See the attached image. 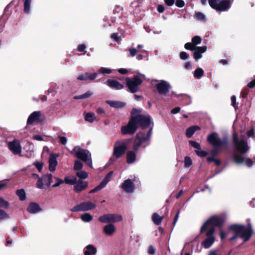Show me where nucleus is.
Returning a JSON list of instances; mask_svg holds the SVG:
<instances>
[{
	"label": "nucleus",
	"mask_w": 255,
	"mask_h": 255,
	"mask_svg": "<svg viewBox=\"0 0 255 255\" xmlns=\"http://www.w3.org/2000/svg\"><path fill=\"white\" fill-rule=\"evenodd\" d=\"M9 218V215L3 210L0 209V222Z\"/></svg>",
	"instance_id": "49530a36"
},
{
	"label": "nucleus",
	"mask_w": 255,
	"mask_h": 255,
	"mask_svg": "<svg viewBox=\"0 0 255 255\" xmlns=\"http://www.w3.org/2000/svg\"><path fill=\"white\" fill-rule=\"evenodd\" d=\"M233 159L234 162L237 164H243L245 161V158L243 155L237 153L234 154L233 155Z\"/></svg>",
	"instance_id": "c756f323"
},
{
	"label": "nucleus",
	"mask_w": 255,
	"mask_h": 255,
	"mask_svg": "<svg viewBox=\"0 0 255 255\" xmlns=\"http://www.w3.org/2000/svg\"><path fill=\"white\" fill-rule=\"evenodd\" d=\"M33 139L38 140V141H42L43 140V138L40 135L35 134L33 136Z\"/></svg>",
	"instance_id": "338daca9"
},
{
	"label": "nucleus",
	"mask_w": 255,
	"mask_h": 255,
	"mask_svg": "<svg viewBox=\"0 0 255 255\" xmlns=\"http://www.w3.org/2000/svg\"><path fill=\"white\" fill-rule=\"evenodd\" d=\"M96 207V204L91 202H84L75 206L71 209V211L73 212H85L95 209Z\"/></svg>",
	"instance_id": "ddd939ff"
},
{
	"label": "nucleus",
	"mask_w": 255,
	"mask_h": 255,
	"mask_svg": "<svg viewBox=\"0 0 255 255\" xmlns=\"http://www.w3.org/2000/svg\"><path fill=\"white\" fill-rule=\"evenodd\" d=\"M104 187H105V186L103 184H102L101 183H100V184L99 185L96 186L93 189L90 190L89 191V193L91 194V193H94L98 192L100 190H101L102 189L104 188Z\"/></svg>",
	"instance_id": "09e8293b"
},
{
	"label": "nucleus",
	"mask_w": 255,
	"mask_h": 255,
	"mask_svg": "<svg viewBox=\"0 0 255 255\" xmlns=\"http://www.w3.org/2000/svg\"><path fill=\"white\" fill-rule=\"evenodd\" d=\"M156 249L154 246H150L148 248V253L150 255H153L155 253Z\"/></svg>",
	"instance_id": "052dcab7"
},
{
	"label": "nucleus",
	"mask_w": 255,
	"mask_h": 255,
	"mask_svg": "<svg viewBox=\"0 0 255 255\" xmlns=\"http://www.w3.org/2000/svg\"><path fill=\"white\" fill-rule=\"evenodd\" d=\"M189 144L192 147L196 149V150H198L201 148L200 144L196 141L190 140L189 141Z\"/></svg>",
	"instance_id": "603ef678"
},
{
	"label": "nucleus",
	"mask_w": 255,
	"mask_h": 255,
	"mask_svg": "<svg viewBox=\"0 0 255 255\" xmlns=\"http://www.w3.org/2000/svg\"><path fill=\"white\" fill-rule=\"evenodd\" d=\"M246 163L249 167H251L254 164V161L251 158H248L246 159Z\"/></svg>",
	"instance_id": "e2e57ef3"
},
{
	"label": "nucleus",
	"mask_w": 255,
	"mask_h": 255,
	"mask_svg": "<svg viewBox=\"0 0 255 255\" xmlns=\"http://www.w3.org/2000/svg\"><path fill=\"white\" fill-rule=\"evenodd\" d=\"M195 151L197 155L200 157H205L207 155V152L206 151L202 150L201 148L198 150H195Z\"/></svg>",
	"instance_id": "3c124183"
},
{
	"label": "nucleus",
	"mask_w": 255,
	"mask_h": 255,
	"mask_svg": "<svg viewBox=\"0 0 255 255\" xmlns=\"http://www.w3.org/2000/svg\"><path fill=\"white\" fill-rule=\"evenodd\" d=\"M207 50V47L206 46H198L196 48L193 53L194 58L195 60L197 61L202 58V54L204 53Z\"/></svg>",
	"instance_id": "4be33fe9"
},
{
	"label": "nucleus",
	"mask_w": 255,
	"mask_h": 255,
	"mask_svg": "<svg viewBox=\"0 0 255 255\" xmlns=\"http://www.w3.org/2000/svg\"><path fill=\"white\" fill-rule=\"evenodd\" d=\"M142 82V80L138 76H135L132 78H126L127 86L129 91L132 93H135L138 91V86Z\"/></svg>",
	"instance_id": "1a4fd4ad"
},
{
	"label": "nucleus",
	"mask_w": 255,
	"mask_h": 255,
	"mask_svg": "<svg viewBox=\"0 0 255 255\" xmlns=\"http://www.w3.org/2000/svg\"><path fill=\"white\" fill-rule=\"evenodd\" d=\"M224 220L220 216L215 215L210 217L202 226L200 233L206 231L207 238L202 243L205 249L209 248L214 243L215 238L213 236L215 232V227H221L224 223Z\"/></svg>",
	"instance_id": "f257e3e1"
},
{
	"label": "nucleus",
	"mask_w": 255,
	"mask_h": 255,
	"mask_svg": "<svg viewBox=\"0 0 255 255\" xmlns=\"http://www.w3.org/2000/svg\"><path fill=\"white\" fill-rule=\"evenodd\" d=\"M32 0H24L23 11L28 14L30 12Z\"/></svg>",
	"instance_id": "7c9ffc66"
},
{
	"label": "nucleus",
	"mask_w": 255,
	"mask_h": 255,
	"mask_svg": "<svg viewBox=\"0 0 255 255\" xmlns=\"http://www.w3.org/2000/svg\"><path fill=\"white\" fill-rule=\"evenodd\" d=\"M71 153L82 160L91 168H93L91 153L88 150L82 149L79 146H76L71 151Z\"/></svg>",
	"instance_id": "423d86ee"
},
{
	"label": "nucleus",
	"mask_w": 255,
	"mask_h": 255,
	"mask_svg": "<svg viewBox=\"0 0 255 255\" xmlns=\"http://www.w3.org/2000/svg\"><path fill=\"white\" fill-rule=\"evenodd\" d=\"M196 17L200 21H204L205 20V16L201 12H198L196 13Z\"/></svg>",
	"instance_id": "5fc2aeb1"
},
{
	"label": "nucleus",
	"mask_w": 255,
	"mask_h": 255,
	"mask_svg": "<svg viewBox=\"0 0 255 255\" xmlns=\"http://www.w3.org/2000/svg\"><path fill=\"white\" fill-rule=\"evenodd\" d=\"M175 4L178 7H183L185 5V2L183 0H176Z\"/></svg>",
	"instance_id": "bf43d9fd"
},
{
	"label": "nucleus",
	"mask_w": 255,
	"mask_h": 255,
	"mask_svg": "<svg viewBox=\"0 0 255 255\" xmlns=\"http://www.w3.org/2000/svg\"><path fill=\"white\" fill-rule=\"evenodd\" d=\"M142 143L143 142H142L141 141L138 140V139H137V138L136 137L135 139H134L133 144V150L135 151L138 150V149L140 147V146Z\"/></svg>",
	"instance_id": "79ce46f5"
},
{
	"label": "nucleus",
	"mask_w": 255,
	"mask_h": 255,
	"mask_svg": "<svg viewBox=\"0 0 255 255\" xmlns=\"http://www.w3.org/2000/svg\"><path fill=\"white\" fill-rule=\"evenodd\" d=\"M130 56L134 57L137 54V50L135 48H129Z\"/></svg>",
	"instance_id": "680f3d73"
},
{
	"label": "nucleus",
	"mask_w": 255,
	"mask_h": 255,
	"mask_svg": "<svg viewBox=\"0 0 255 255\" xmlns=\"http://www.w3.org/2000/svg\"><path fill=\"white\" fill-rule=\"evenodd\" d=\"M98 76L97 73H88L85 72L82 73L77 78V79L79 81H93Z\"/></svg>",
	"instance_id": "6ab92c4d"
},
{
	"label": "nucleus",
	"mask_w": 255,
	"mask_h": 255,
	"mask_svg": "<svg viewBox=\"0 0 255 255\" xmlns=\"http://www.w3.org/2000/svg\"><path fill=\"white\" fill-rule=\"evenodd\" d=\"M113 174V171H110L108 174H107L102 181L101 182L102 184H103L105 187L106 185L110 181Z\"/></svg>",
	"instance_id": "c9c22d12"
},
{
	"label": "nucleus",
	"mask_w": 255,
	"mask_h": 255,
	"mask_svg": "<svg viewBox=\"0 0 255 255\" xmlns=\"http://www.w3.org/2000/svg\"><path fill=\"white\" fill-rule=\"evenodd\" d=\"M192 164V161L190 157L185 156L184 158V167L189 168Z\"/></svg>",
	"instance_id": "a18cd8bd"
},
{
	"label": "nucleus",
	"mask_w": 255,
	"mask_h": 255,
	"mask_svg": "<svg viewBox=\"0 0 255 255\" xmlns=\"http://www.w3.org/2000/svg\"><path fill=\"white\" fill-rule=\"evenodd\" d=\"M9 207L8 202L4 200L3 198L0 197V207L7 209Z\"/></svg>",
	"instance_id": "a19ab883"
},
{
	"label": "nucleus",
	"mask_w": 255,
	"mask_h": 255,
	"mask_svg": "<svg viewBox=\"0 0 255 255\" xmlns=\"http://www.w3.org/2000/svg\"><path fill=\"white\" fill-rule=\"evenodd\" d=\"M53 182V176L51 174H46L42 175L37 180L36 187L40 189H46Z\"/></svg>",
	"instance_id": "9d476101"
},
{
	"label": "nucleus",
	"mask_w": 255,
	"mask_h": 255,
	"mask_svg": "<svg viewBox=\"0 0 255 255\" xmlns=\"http://www.w3.org/2000/svg\"><path fill=\"white\" fill-rule=\"evenodd\" d=\"M86 46L85 44H83L80 45L78 47V50L79 52H83V54H85L86 51Z\"/></svg>",
	"instance_id": "6e6d98bb"
},
{
	"label": "nucleus",
	"mask_w": 255,
	"mask_h": 255,
	"mask_svg": "<svg viewBox=\"0 0 255 255\" xmlns=\"http://www.w3.org/2000/svg\"><path fill=\"white\" fill-rule=\"evenodd\" d=\"M58 156V154L51 153L49 158V169L50 171L53 172L55 170L56 167L57 165L58 162L56 158Z\"/></svg>",
	"instance_id": "aec40b11"
},
{
	"label": "nucleus",
	"mask_w": 255,
	"mask_h": 255,
	"mask_svg": "<svg viewBox=\"0 0 255 255\" xmlns=\"http://www.w3.org/2000/svg\"><path fill=\"white\" fill-rule=\"evenodd\" d=\"M76 176L81 179H84L88 177V175L87 172H86L84 171L81 170V171H78L76 173Z\"/></svg>",
	"instance_id": "c03bdc74"
},
{
	"label": "nucleus",
	"mask_w": 255,
	"mask_h": 255,
	"mask_svg": "<svg viewBox=\"0 0 255 255\" xmlns=\"http://www.w3.org/2000/svg\"><path fill=\"white\" fill-rule=\"evenodd\" d=\"M53 179H55L56 183L52 185V187H56L64 183L63 180L58 177L53 176Z\"/></svg>",
	"instance_id": "37998d69"
},
{
	"label": "nucleus",
	"mask_w": 255,
	"mask_h": 255,
	"mask_svg": "<svg viewBox=\"0 0 255 255\" xmlns=\"http://www.w3.org/2000/svg\"><path fill=\"white\" fill-rule=\"evenodd\" d=\"M33 165L36 167L39 172H41L43 166L42 162H35L33 163Z\"/></svg>",
	"instance_id": "864d4df0"
},
{
	"label": "nucleus",
	"mask_w": 255,
	"mask_h": 255,
	"mask_svg": "<svg viewBox=\"0 0 255 255\" xmlns=\"http://www.w3.org/2000/svg\"><path fill=\"white\" fill-rule=\"evenodd\" d=\"M115 71V70L111 69L106 67H101L99 69V72L103 74H111Z\"/></svg>",
	"instance_id": "ea45409f"
},
{
	"label": "nucleus",
	"mask_w": 255,
	"mask_h": 255,
	"mask_svg": "<svg viewBox=\"0 0 255 255\" xmlns=\"http://www.w3.org/2000/svg\"><path fill=\"white\" fill-rule=\"evenodd\" d=\"M158 83L156 84L155 88L158 93L160 95L167 96L172 86L170 84L165 80H156Z\"/></svg>",
	"instance_id": "9b49d317"
},
{
	"label": "nucleus",
	"mask_w": 255,
	"mask_h": 255,
	"mask_svg": "<svg viewBox=\"0 0 255 255\" xmlns=\"http://www.w3.org/2000/svg\"><path fill=\"white\" fill-rule=\"evenodd\" d=\"M9 12L7 8L6 7L4 9L3 14L0 17V21H4L7 19L9 16Z\"/></svg>",
	"instance_id": "de8ad7c7"
},
{
	"label": "nucleus",
	"mask_w": 255,
	"mask_h": 255,
	"mask_svg": "<svg viewBox=\"0 0 255 255\" xmlns=\"http://www.w3.org/2000/svg\"><path fill=\"white\" fill-rule=\"evenodd\" d=\"M137 125L144 129L148 127L153 128V124L151 122V117L148 114L137 115L136 116H132L128 125L122 128V132L124 134H133L137 129Z\"/></svg>",
	"instance_id": "f03ea898"
},
{
	"label": "nucleus",
	"mask_w": 255,
	"mask_h": 255,
	"mask_svg": "<svg viewBox=\"0 0 255 255\" xmlns=\"http://www.w3.org/2000/svg\"><path fill=\"white\" fill-rule=\"evenodd\" d=\"M207 140L214 147L211 151L214 156L217 155L223 147L228 144V139L227 137L221 139L216 132H213L209 134L207 137Z\"/></svg>",
	"instance_id": "7ed1b4c3"
},
{
	"label": "nucleus",
	"mask_w": 255,
	"mask_h": 255,
	"mask_svg": "<svg viewBox=\"0 0 255 255\" xmlns=\"http://www.w3.org/2000/svg\"><path fill=\"white\" fill-rule=\"evenodd\" d=\"M127 162L130 164H132L136 160V155L134 151L132 150L128 151L127 153Z\"/></svg>",
	"instance_id": "bb28decb"
},
{
	"label": "nucleus",
	"mask_w": 255,
	"mask_h": 255,
	"mask_svg": "<svg viewBox=\"0 0 255 255\" xmlns=\"http://www.w3.org/2000/svg\"><path fill=\"white\" fill-rule=\"evenodd\" d=\"M106 103L111 107L115 108H121L125 106L126 104L124 102L117 101L107 100Z\"/></svg>",
	"instance_id": "cd10ccee"
},
{
	"label": "nucleus",
	"mask_w": 255,
	"mask_h": 255,
	"mask_svg": "<svg viewBox=\"0 0 255 255\" xmlns=\"http://www.w3.org/2000/svg\"><path fill=\"white\" fill-rule=\"evenodd\" d=\"M210 6L217 11H227L231 6L230 0H208Z\"/></svg>",
	"instance_id": "6e6552de"
},
{
	"label": "nucleus",
	"mask_w": 255,
	"mask_h": 255,
	"mask_svg": "<svg viewBox=\"0 0 255 255\" xmlns=\"http://www.w3.org/2000/svg\"><path fill=\"white\" fill-rule=\"evenodd\" d=\"M121 187L125 192L128 193H132L134 190V183L130 179L125 180L121 184Z\"/></svg>",
	"instance_id": "a211bd4d"
},
{
	"label": "nucleus",
	"mask_w": 255,
	"mask_h": 255,
	"mask_svg": "<svg viewBox=\"0 0 255 255\" xmlns=\"http://www.w3.org/2000/svg\"><path fill=\"white\" fill-rule=\"evenodd\" d=\"M230 230L234 231L239 237L244 240V242L249 241L251 238L253 230L250 223L248 226L242 225H232L230 226Z\"/></svg>",
	"instance_id": "20e7f679"
},
{
	"label": "nucleus",
	"mask_w": 255,
	"mask_h": 255,
	"mask_svg": "<svg viewBox=\"0 0 255 255\" xmlns=\"http://www.w3.org/2000/svg\"><path fill=\"white\" fill-rule=\"evenodd\" d=\"M95 118V114L93 113H88L85 115V120L90 123H93Z\"/></svg>",
	"instance_id": "f704fd0d"
},
{
	"label": "nucleus",
	"mask_w": 255,
	"mask_h": 255,
	"mask_svg": "<svg viewBox=\"0 0 255 255\" xmlns=\"http://www.w3.org/2000/svg\"><path fill=\"white\" fill-rule=\"evenodd\" d=\"M27 210L30 213L35 214L41 211V209L38 204L35 203H31L29 205Z\"/></svg>",
	"instance_id": "a878e982"
},
{
	"label": "nucleus",
	"mask_w": 255,
	"mask_h": 255,
	"mask_svg": "<svg viewBox=\"0 0 255 255\" xmlns=\"http://www.w3.org/2000/svg\"><path fill=\"white\" fill-rule=\"evenodd\" d=\"M77 180L76 177H70L68 176L65 177L64 178V182H65L66 184L70 185H73L75 183V182Z\"/></svg>",
	"instance_id": "58836bf2"
},
{
	"label": "nucleus",
	"mask_w": 255,
	"mask_h": 255,
	"mask_svg": "<svg viewBox=\"0 0 255 255\" xmlns=\"http://www.w3.org/2000/svg\"><path fill=\"white\" fill-rule=\"evenodd\" d=\"M204 73V70L202 68H198L193 73L194 77L196 79H200L203 76Z\"/></svg>",
	"instance_id": "473e14b6"
},
{
	"label": "nucleus",
	"mask_w": 255,
	"mask_h": 255,
	"mask_svg": "<svg viewBox=\"0 0 255 255\" xmlns=\"http://www.w3.org/2000/svg\"><path fill=\"white\" fill-rule=\"evenodd\" d=\"M7 146L9 150L14 155H20L22 151V147L20 142L17 139H14L12 141L9 142Z\"/></svg>",
	"instance_id": "2eb2a0df"
},
{
	"label": "nucleus",
	"mask_w": 255,
	"mask_h": 255,
	"mask_svg": "<svg viewBox=\"0 0 255 255\" xmlns=\"http://www.w3.org/2000/svg\"><path fill=\"white\" fill-rule=\"evenodd\" d=\"M115 232V226L112 224H109L105 226L103 228V232L108 236H112Z\"/></svg>",
	"instance_id": "b1692460"
},
{
	"label": "nucleus",
	"mask_w": 255,
	"mask_h": 255,
	"mask_svg": "<svg viewBox=\"0 0 255 255\" xmlns=\"http://www.w3.org/2000/svg\"><path fill=\"white\" fill-rule=\"evenodd\" d=\"M106 84L109 87L115 90H121L124 88V85L116 80L108 79L106 81Z\"/></svg>",
	"instance_id": "5701e85b"
},
{
	"label": "nucleus",
	"mask_w": 255,
	"mask_h": 255,
	"mask_svg": "<svg viewBox=\"0 0 255 255\" xmlns=\"http://www.w3.org/2000/svg\"><path fill=\"white\" fill-rule=\"evenodd\" d=\"M127 144L128 141L125 139L119 140L115 142L113 155L109 161L110 163L115 162L125 154L127 149Z\"/></svg>",
	"instance_id": "39448f33"
},
{
	"label": "nucleus",
	"mask_w": 255,
	"mask_h": 255,
	"mask_svg": "<svg viewBox=\"0 0 255 255\" xmlns=\"http://www.w3.org/2000/svg\"><path fill=\"white\" fill-rule=\"evenodd\" d=\"M201 37L195 36L192 38V42L186 43L184 45V47L187 50L193 51L198 47L196 45L201 43Z\"/></svg>",
	"instance_id": "f3484780"
},
{
	"label": "nucleus",
	"mask_w": 255,
	"mask_h": 255,
	"mask_svg": "<svg viewBox=\"0 0 255 255\" xmlns=\"http://www.w3.org/2000/svg\"><path fill=\"white\" fill-rule=\"evenodd\" d=\"M111 38L114 41L118 42L121 41V37L117 33H113L111 36Z\"/></svg>",
	"instance_id": "4d7b16f0"
},
{
	"label": "nucleus",
	"mask_w": 255,
	"mask_h": 255,
	"mask_svg": "<svg viewBox=\"0 0 255 255\" xmlns=\"http://www.w3.org/2000/svg\"><path fill=\"white\" fill-rule=\"evenodd\" d=\"M200 129L198 126H193L188 128L186 131V136L188 138L192 137L196 131Z\"/></svg>",
	"instance_id": "c85d7f7f"
},
{
	"label": "nucleus",
	"mask_w": 255,
	"mask_h": 255,
	"mask_svg": "<svg viewBox=\"0 0 255 255\" xmlns=\"http://www.w3.org/2000/svg\"><path fill=\"white\" fill-rule=\"evenodd\" d=\"M59 142L63 145H65L67 143V140L65 136H59Z\"/></svg>",
	"instance_id": "0e129e2a"
},
{
	"label": "nucleus",
	"mask_w": 255,
	"mask_h": 255,
	"mask_svg": "<svg viewBox=\"0 0 255 255\" xmlns=\"http://www.w3.org/2000/svg\"><path fill=\"white\" fill-rule=\"evenodd\" d=\"M83 166V163L81 161L79 160L75 161L74 166L75 170H80L82 168Z\"/></svg>",
	"instance_id": "8fccbe9b"
},
{
	"label": "nucleus",
	"mask_w": 255,
	"mask_h": 255,
	"mask_svg": "<svg viewBox=\"0 0 255 255\" xmlns=\"http://www.w3.org/2000/svg\"><path fill=\"white\" fill-rule=\"evenodd\" d=\"M16 195L18 196L20 200L24 201L26 199V194L24 189H21L16 191Z\"/></svg>",
	"instance_id": "4c0bfd02"
},
{
	"label": "nucleus",
	"mask_w": 255,
	"mask_h": 255,
	"mask_svg": "<svg viewBox=\"0 0 255 255\" xmlns=\"http://www.w3.org/2000/svg\"><path fill=\"white\" fill-rule=\"evenodd\" d=\"M98 220L101 223H116L121 221L123 217L119 214H107L100 216Z\"/></svg>",
	"instance_id": "f8f14e48"
},
{
	"label": "nucleus",
	"mask_w": 255,
	"mask_h": 255,
	"mask_svg": "<svg viewBox=\"0 0 255 255\" xmlns=\"http://www.w3.org/2000/svg\"><path fill=\"white\" fill-rule=\"evenodd\" d=\"M88 182L81 180H76L74 184V190L76 192H80L88 187Z\"/></svg>",
	"instance_id": "412c9836"
},
{
	"label": "nucleus",
	"mask_w": 255,
	"mask_h": 255,
	"mask_svg": "<svg viewBox=\"0 0 255 255\" xmlns=\"http://www.w3.org/2000/svg\"><path fill=\"white\" fill-rule=\"evenodd\" d=\"M184 68L186 70H189L192 68V63L190 62H187L184 65Z\"/></svg>",
	"instance_id": "774afa93"
},
{
	"label": "nucleus",
	"mask_w": 255,
	"mask_h": 255,
	"mask_svg": "<svg viewBox=\"0 0 255 255\" xmlns=\"http://www.w3.org/2000/svg\"><path fill=\"white\" fill-rule=\"evenodd\" d=\"M44 116L41 111H34L28 117L27 124L32 125L34 123H40L44 120Z\"/></svg>",
	"instance_id": "4468645a"
},
{
	"label": "nucleus",
	"mask_w": 255,
	"mask_h": 255,
	"mask_svg": "<svg viewBox=\"0 0 255 255\" xmlns=\"http://www.w3.org/2000/svg\"><path fill=\"white\" fill-rule=\"evenodd\" d=\"M180 58L182 60H186L189 58V54L186 52H181L180 53Z\"/></svg>",
	"instance_id": "13d9d810"
},
{
	"label": "nucleus",
	"mask_w": 255,
	"mask_h": 255,
	"mask_svg": "<svg viewBox=\"0 0 255 255\" xmlns=\"http://www.w3.org/2000/svg\"><path fill=\"white\" fill-rule=\"evenodd\" d=\"M152 133V127H151L146 132L144 131L139 132L137 134L136 137L138 140L142 142H145L148 141L151 136Z\"/></svg>",
	"instance_id": "dca6fc26"
},
{
	"label": "nucleus",
	"mask_w": 255,
	"mask_h": 255,
	"mask_svg": "<svg viewBox=\"0 0 255 255\" xmlns=\"http://www.w3.org/2000/svg\"><path fill=\"white\" fill-rule=\"evenodd\" d=\"M162 219L163 218L157 213H154L152 215V221L156 225H160L162 222Z\"/></svg>",
	"instance_id": "72a5a7b5"
},
{
	"label": "nucleus",
	"mask_w": 255,
	"mask_h": 255,
	"mask_svg": "<svg viewBox=\"0 0 255 255\" xmlns=\"http://www.w3.org/2000/svg\"><path fill=\"white\" fill-rule=\"evenodd\" d=\"M231 104H232V106H233L235 109H236L237 104H236V97L235 96H232L231 97Z\"/></svg>",
	"instance_id": "69168bd1"
},
{
	"label": "nucleus",
	"mask_w": 255,
	"mask_h": 255,
	"mask_svg": "<svg viewBox=\"0 0 255 255\" xmlns=\"http://www.w3.org/2000/svg\"><path fill=\"white\" fill-rule=\"evenodd\" d=\"M233 141L236 150L241 154L247 152L250 149L244 136L239 138L236 132L233 134Z\"/></svg>",
	"instance_id": "0eeeda50"
},
{
	"label": "nucleus",
	"mask_w": 255,
	"mask_h": 255,
	"mask_svg": "<svg viewBox=\"0 0 255 255\" xmlns=\"http://www.w3.org/2000/svg\"><path fill=\"white\" fill-rule=\"evenodd\" d=\"M93 93L92 92H91V91H88L86 92L85 94H82L81 95L74 96V99L75 100L87 99L92 95H93Z\"/></svg>",
	"instance_id": "2f4dec72"
},
{
	"label": "nucleus",
	"mask_w": 255,
	"mask_h": 255,
	"mask_svg": "<svg viewBox=\"0 0 255 255\" xmlns=\"http://www.w3.org/2000/svg\"><path fill=\"white\" fill-rule=\"evenodd\" d=\"M81 220L84 222H89L93 220V216L89 213H84L81 217Z\"/></svg>",
	"instance_id": "e433bc0d"
},
{
	"label": "nucleus",
	"mask_w": 255,
	"mask_h": 255,
	"mask_svg": "<svg viewBox=\"0 0 255 255\" xmlns=\"http://www.w3.org/2000/svg\"><path fill=\"white\" fill-rule=\"evenodd\" d=\"M97 253V248L93 245H88L86 246L83 250V253L84 255H95Z\"/></svg>",
	"instance_id": "393cba45"
}]
</instances>
